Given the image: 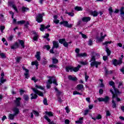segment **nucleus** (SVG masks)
<instances>
[{
    "label": "nucleus",
    "instance_id": "obj_1",
    "mask_svg": "<svg viewBox=\"0 0 124 124\" xmlns=\"http://www.w3.org/2000/svg\"><path fill=\"white\" fill-rule=\"evenodd\" d=\"M35 88H32L33 92H34L35 94H34V95L33 93L31 94V99H36V98H37L38 96L36 94H38V95H39V96H44V94H43V93H42L41 91H40L37 89H40V90H43V91H45V88L41 86L38 85H36Z\"/></svg>",
    "mask_w": 124,
    "mask_h": 124
},
{
    "label": "nucleus",
    "instance_id": "obj_2",
    "mask_svg": "<svg viewBox=\"0 0 124 124\" xmlns=\"http://www.w3.org/2000/svg\"><path fill=\"white\" fill-rule=\"evenodd\" d=\"M90 62H92L90 64L91 66H95L96 68L98 67V65L101 64V62L95 61V58L94 56L91 57V60Z\"/></svg>",
    "mask_w": 124,
    "mask_h": 124
},
{
    "label": "nucleus",
    "instance_id": "obj_3",
    "mask_svg": "<svg viewBox=\"0 0 124 124\" xmlns=\"http://www.w3.org/2000/svg\"><path fill=\"white\" fill-rule=\"evenodd\" d=\"M49 78V79L48 80L47 82H46V88L47 89H50L51 88V84H55L56 86H58V84L57 83V79H53V81H52V79H53V77L49 76L48 77Z\"/></svg>",
    "mask_w": 124,
    "mask_h": 124
},
{
    "label": "nucleus",
    "instance_id": "obj_4",
    "mask_svg": "<svg viewBox=\"0 0 124 124\" xmlns=\"http://www.w3.org/2000/svg\"><path fill=\"white\" fill-rule=\"evenodd\" d=\"M43 16H44V14H39L36 16V21L38 23H41L43 21Z\"/></svg>",
    "mask_w": 124,
    "mask_h": 124
},
{
    "label": "nucleus",
    "instance_id": "obj_5",
    "mask_svg": "<svg viewBox=\"0 0 124 124\" xmlns=\"http://www.w3.org/2000/svg\"><path fill=\"white\" fill-rule=\"evenodd\" d=\"M60 25H63L64 27H66V28H69V29H71L73 26V24H69L68 22L66 21H62L61 22Z\"/></svg>",
    "mask_w": 124,
    "mask_h": 124
},
{
    "label": "nucleus",
    "instance_id": "obj_6",
    "mask_svg": "<svg viewBox=\"0 0 124 124\" xmlns=\"http://www.w3.org/2000/svg\"><path fill=\"white\" fill-rule=\"evenodd\" d=\"M122 63H123V59L122 58L119 59L118 61L116 59L113 60V64H114L115 66L122 64Z\"/></svg>",
    "mask_w": 124,
    "mask_h": 124
},
{
    "label": "nucleus",
    "instance_id": "obj_7",
    "mask_svg": "<svg viewBox=\"0 0 124 124\" xmlns=\"http://www.w3.org/2000/svg\"><path fill=\"white\" fill-rule=\"evenodd\" d=\"M110 92H111V93L112 94V99H114V98H116L117 101H121V99L119 98H118V95L117 94L114 93V92L112 90H110Z\"/></svg>",
    "mask_w": 124,
    "mask_h": 124
},
{
    "label": "nucleus",
    "instance_id": "obj_8",
    "mask_svg": "<svg viewBox=\"0 0 124 124\" xmlns=\"http://www.w3.org/2000/svg\"><path fill=\"white\" fill-rule=\"evenodd\" d=\"M50 25H48L46 26H45L44 25H41V28H40V31H44L45 29H49L50 28Z\"/></svg>",
    "mask_w": 124,
    "mask_h": 124
},
{
    "label": "nucleus",
    "instance_id": "obj_9",
    "mask_svg": "<svg viewBox=\"0 0 124 124\" xmlns=\"http://www.w3.org/2000/svg\"><path fill=\"white\" fill-rule=\"evenodd\" d=\"M89 14L90 15H92L93 17H97V16H98V13H97L96 11H90L89 12Z\"/></svg>",
    "mask_w": 124,
    "mask_h": 124
},
{
    "label": "nucleus",
    "instance_id": "obj_10",
    "mask_svg": "<svg viewBox=\"0 0 124 124\" xmlns=\"http://www.w3.org/2000/svg\"><path fill=\"white\" fill-rule=\"evenodd\" d=\"M77 89L78 91H81L83 92L84 91V85L83 84H78L77 86Z\"/></svg>",
    "mask_w": 124,
    "mask_h": 124
},
{
    "label": "nucleus",
    "instance_id": "obj_11",
    "mask_svg": "<svg viewBox=\"0 0 124 124\" xmlns=\"http://www.w3.org/2000/svg\"><path fill=\"white\" fill-rule=\"evenodd\" d=\"M82 22L84 23H88L89 21H91L90 17H84L81 18Z\"/></svg>",
    "mask_w": 124,
    "mask_h": 124
},
{
    "label": "nucleus",
    "instance_id": "obj_12",
    "mask_svg": "<svg viewBox=\"0 0 124 124\" xmlns=\"http://www.w3.org/2000/svg\"><path fill=\"white\" fill-rule=\"evenodd\" d=\"M13 111L14 112V114L16 116V115H18L19 113H20V110H19V108H13Z\"/></svg>",
    "mask_w": 124,
    "mask_h": 124
},
{
    "label": "nucleus",
    "instance_id": "obj_13",
    "mask_svg": "<svg viewBox=\"0 0 124 124\" xmlns=\"http://www.w3.org/2000/svg\"><path fill=\"white\" fill-rule=\"evenodd\" d=\"M20 101H21V97L16 98V100H15V103L16 106H20Z\"/></svg>",
    "mask_w": 124,
    "mask_h": 124
},
{
    "label": "nucleus",
    "instance_id": "obj_14",
    "mask_svg": "<svg viewBox=\"0 0 124 124\" xmlns=\"http://www.w3.org/2000/svg\"><path fill=\"white\" fill-rule=\"evenodd\" d=\"M35 57L37 61H40L41 60V57H40V51H37Z\"/></svg>",
    "mask_w": 124,
    "mask_h": 124
},
{
    "label": "nucleus",
    "instance_id": "obj_15",
    "mask_svg": "<svg viewBox=\"0 0 124 124\" xmlns=\"http://www.w3.org/2000/svg\"><path fill=\"white\" fill-rule=\"evenodd\" d=\"M9 4L10 6H12L15 11H16L18 13V9H17V7L15 4H13L12 2H10Z\"/></svg>",
    "mask_w": 124,
    "mask_h": 124
},
{
    "label": "nucleus",
    "instance_id": "obj_16",
    "mask_svg": "<svg viewBox=\"0 0 124 124\" xmlns=\"http://www.w3.org/2000/svg\"><path fill=\"white\" fill-rule=\"evenodd\" d=\"M33 34H34L33 40L34 41H37V40L38 39V34L35 31H33Z\"/></svg>",
    "mask_w": 124,
    "mask_h": 124
},
{
    "label": "nucleus",
    "instance_id": "obj_17",
    "mask_svg": "<svg viewBox=\"0 0 124 124\" xmlns=\"http://www.w3.org/2000/svg\"><path fill=\"white\" fill-rule=\"evenodd\" d=\"M76 57L77 58H81V57H87V53H78L76 54Z\"/></svg>",
    "mask_w": 124,
    "mask_h": 124
},
{
    "label": "nucleus",
    "instance_id": "obj_18",
    "mask_svg": "<svg viewBox=\"0 0 124 124\" xmlns=\"http://www.w3.org/2000/svg\"><path fill=\"white\" fill-rule=\"evenodd\" d=\"M44 118L48 123H49V124H56L55 123H54V121L51 122V120L49 119V117H48L47 115H45Z\"/></svg>",
    "mask_w": 124,
    "mask_h": 124
},
{
    "label": "nucleus",
    "instance_id": "obj_19",
    "mask_svg": "<svg viewBox=\"0 0 124 124\" xmlns=\"http://www.w3.org/2000/svg\"><path fill=\"white\" fill-rule=\"evenodd\" d=\"M106 36H107V35L105 34L104 35V36H102L100 38H97V41H98V42H102V41H103V40H104Z\"/></svg>",
    "mask_w": 124,
    "mask_h": 124
},
{
    "label": "nucleus",
    "instance_id": "obj_20",
    "mask_svg": "<svg viewBox=\"0 0 124 124\" xmlns=\"http://www.w3.org/2000/svg\"><path fill=\"white\" fill-rule=\"evenodd\" d=\"M120 14L121 15V16L122 17V19L124 20V7H122L121 9H120Z\"/></svg>",
    "mask_w": 124,
    "mask_h": 124
},
{
    "label": "nucleus",
    "instance_id": "obj_21",
    "mask_svg": "<svg viewBox=\"0 0 124 124\" xmlns=\"http://www.w3.org/2000/svg\"><path fill=\"white\" fill-rule=\"evenodd\" d=\"M39 65V64H38V62H37V61H35L34 62H31V65H35L36 69H38Z\"/></svg>",
    "mask_w": 124,
    "mask_h": 124
},
{
    "label": "nucleus",
    "instance_id": "obj_22",
    "mask_svg": "<svg viewBox=\"0 0 124 124\" xmlns=\"http://www.w3.org/2000/svg\"><path fill=\"white\" fill-rule=\"evenodd\" d=\"M81 67V65H78L77 67H73V71H74V72H77V71H79V69H80V68Z\"/></svg>",
    "mask_w": 124,
    "mask_h": 124
},
{
    "label": "nucleus",
    "instance_id": "obj_23",
    "mask_svg": "<svg viewBox=\"0 0 124 124\" xmlns=\"http://www.w3.org/2000/svg\"><path fill=\"white\" fill-rule=\"evenodd\" d=\"M69 70L71 72H72L73 71V67L69 66L66 67V71L67 72H69Z\"/></svg>",
    "mask_w": 124,
    "mask_h": 124
},
{
    "label": "nucleus",
    "instance_id": "obj_24",
    "mask_svg": "<svg viewBox=\"0 0 124 124\" xmlns=\"http://www.w3.org/2000/svg\"><path fill=\"white\" fill-rule=\"evenodd\" d=\"M53 48H59V42L54 41L53 42Z\"/></svg>",
    "mask_w": 124,
    "mask_h": 124
},
{
    "label": "nucleus",
    "instance_id": "obj_25",
    "mask_svg": "<svg viewBox=\"0 0 124 124\" xmlns=\"http://www.w3.org/2000/svg\"><path fill=\"white\" fill-rule=\"evenodd\" d=\"M109 100H110V98H109L108 96H106L105 97L103 98V102H105V103H108Z\"/></svg>",
    "mask_w": 124,
    "mask_h": 124
},
{
    "label": "nucleus",
    "instance_id": "obj_26",
    "mask_svg": "<svg viewBox=\"0 0 124 124\" xmlns=\"http://www.w3.org/2000/svg\"><path fill=\"white\" fill-rule=\"evenodd\" d=\"M68 78L69 80H71V81H76L77 80V78L73 77L71 75L68 76Z\"/></svg>",
    "mask_w": 124,
    "mask_h": 124
},
{
    "label": "nucleus",
    "instance_id": "obj_27",
    "mask_svg": "<svg viewBox=\"0 0 124 124\" xmlns=\"http://www.w3.org/2000/svg\"><path fill=\"white\" fill-rule=\"evenodd\" d=\"M18 42L22 47V48H25V42L22 40H18Z\"/></svg>",
    "mask_w": 124,
    "mask_h": 124
},
{
    "label": "nucleus",
    "instance_id": "obj_28",
    "mask_svg": "<svg viewBox=\"0 0 124 124\" xmlns=\"http://www.w3.org/2000/svg\"><path fill=\"white\" fill-rule=\"evenodd\" d=\"M93 56H92V57H94L95 59H99V58H100V55H99V53H93Z\"/></svg>",
    "mask_w": 124,
    "mask_h": 124
},
{
    "label": "nucleus",
    "instance_id": "obj_29",
    "mask_svg": "<svg viewBox=\"0 0 124 124\" xmlns=\"http://www.w3.org/2000/svg\"><path fill=\"white\" fill-rule=\"evenodd\" d=\"M83 120H84L83 117L80 118L78 121H76V124H82L83 123Z\"/></svg>",
    "mask_w": 124,
    "mask_h": 124
},
{
    "label": "nucleus",
    "instance_id": "obj_30",
    "mask_svg": "<svg viewBox=\"0 0 124 124\" xmlns=\"http://www.w3.org/2000/svg\"><path fill=\"white\" fill-rule=\"evenodd\" d=\"M21 10H22V12H27V11H29V8L25 7V6H23L21 8Z\"/></svg>",
    "mask_w": 124,
    "mask_h": 124
},
{
    "label": "nucleus",
    "instance_id": "obj_31",
    "mask_svg": "<svg viewBox=\"0 0 124 124\" xmlns=\"http://www.w3.org/2000/svg\"><path fill=\"white\" fill-rule=\"evenodd\" d=\"M15 114H9V118L10 120H14V117H15Z\"/></svg>",
    "mask_w": 124,
    "mask_h": 124
},
{
    "label": "nucleus",
    "instance_id": "obj_32",
    "mask_svg": "<svg viewBox=\"0 0 124 124\" xmlns=\"http://www.w3.org/2000/svg\"><path fill=\"white\" fill-rule=\"evenodd\" d=\"M46 114L49 117H53V112L51 111H46Z\"/></svg>",
    "mask_w": 124,
    "mask_h": 124
},
{
    "label": "nucleus",
    "instance_id": "obj_33",
    "mask_svg": "<svg viewBox=\"0 0 124 124\" xmlns=\"http://www.w3.org/2000/svg\"><path fill=\"white\" fill-rule=\"evenodd\" d=\"M75 10H77V11H82L83 10V8L79 6H76L75 8Z\"/></svg>",
    "mask_w": 124,
    "mask_h": 124
},
{
    "label": "nucleus",
    "instance_id": "obj_34",
    "mask_svg": "<svg viewBox=\"0 0 124 124\" xmlns=\"http://www.w3.org/2000/svg\"><path fill=\"white\" fill-rule=\"evenodd\" d=\"M79 34H81L82 38H84V39L88 38L87 35L86 34H83L82 32H79Z\"/></svg>",
    "mask_w": 124,
    "mask_h": 124
},
{
    "label": "nucleus",
    "instance_id": "obj_35",
    "mask_svg": "<svg viewBox=\"0 0 124 124\" xmlns=\"http://www.w3.org/2000/svg\"><path fill=\"white\" fill-rule=\"evenodd\" d=\"M65 13L66 14H68V15H69V16H71V17H73V16H74V14L73 13L67 12V11H66Z\"/></svg>",
    "mask_w": 124,
    "mask_h": 124
},
{
    "label": "nucleus",
    "instance_id": "obj_36",
    "mask_svg": "<svg viewBox=\"0 0 124 124\" xmlns=\"http://www.w3.org/2000/svg\"><path fill=\"white\" fill-rule=\"evenodd\" d=\"M59 43H61V44H63L65 42V39H60L59 40Z\"/></svg>",
    "mask_w": 124,
    "mask_h": 124
},
{
    "label": "nucleus",
    "instance_id": "obj_37",
    "mask_svg": "<svg viewBox=\"0 0 124 124\" xmlns=\"http://www.w3.org/2000/svg\"><path fill=\"white\" fill-rule=\"evenodd\" d=\"M112 108H116L117 107V105L116 104V103L115 102V101L114 100V99H112Z\"/></svg>",
    "mask_w": 124,
    "mask_h": 124
},
{
    "label": "nucleus",
    "instance_id": "obj_38",
    "mask_svg": "<svg viewBox=\"0 0 124 124\" xmlns=\"http://www.w3.org/2000/svg\"><path fill=\"white\" fill-rule=\"evenodd\" d=\"M83 21L79 20L78 21V22H77V26H80V27H82V26H83V24H82Z\"/></svg>",
    "mask_w": 124,
    "mask_h": 124
},
{
    "label": "nucleus",
    "instance_id": "obj_39",
    "mask_svg": "<svg viewBox=\"0 0 124 124\" xmlns=\"http://www.w3.org/2000/svg\"><path fill=\"white\" fill-rule=\"evenodd\" d=\"M105 71L106 72V75H107L108 74H112V73H113V71H108L107 70V69H106V68H105Z\"/></svg>",
    "mask_w": 124,
    "mask_h": 124
},
{
    "label": "nucleus",
    "instance_id": "obj_40",
    "mask_svg": "<svg viewBox=\"0 0 124 124\" xmlns=\"http://www.w3.org/2000/svg\"><path fill=\"white\" fill-rule=\"evenodd\" d=\"M73 94L74 95H75L76 94H79V95H82V93H80L78 92L75 91H74Z\"/></svg>",
    "mask_w": 124,
    "mask_h": 124
},
{
    "label": "nucleus",
    "instance_id": "obj_41",
    "mask_svg": "<svg viewBox=\"0 0 124 124\" xmlns=\"http://www.w3.org/2000/svg\"><path fill=\"white\" fill-rule=\"evenodd\" d=\"M25 22L26 21L25 20H20V21H17V23L18 25H23V24H25Z\"/></svg>",
    "mask_w": 124,
    "mask_h": 124
},
{
    "label": "nucleus",
    "instance_id": "obj_42",
    "mask_svg": "<svg viewBox=\"0 0 124 124\" xmlns=\"http://www.w3.org/2000/svg\"><path fill=\"white\" fill-rule=\"evenodd\" d=\"M89 112H90V109H85L83 114L84 116H87V114H89Z\"/></svg>",
    "mask_w": 124,
    "mask_h": 124
},
{
    "label": "nucleus",
    "instance_id": "obj_43",
    "mask_svg": "<svg viewBox=\"0 0 124 124\" xmlns=\"http://www.w3.org/2000/svg\"><path fill=\"white\" fill-rule=\"evenodd\" d=\"M2 41L3 42V43H4L5 45H6V46L8 45V44H7V42L6 41V40H5V38H3L2 39Z\"/></svg>",
    "mask_w": 124,
    "mask_h": 124
},
{
    "label": "nucleus",
    "instance_id": "obj_44",
    "mask_svg": "<svg viewBox=\"0 0 124 124\" xmlns=\"http://www.w3.org/2000/svg\"><path fill=\"white\" fill-rule=\"evenodd\" d=\"M106 52L108 56H110V55H111V51L109 50L108 48H106Z\"/></svg>",
    "mask_w": 124,
    "mask_h": 124
},
{
    "label": "nucleus",
    "instance_id": "obj_45",
    "mask_svg": "<svg viewBox=\"0 0 124 124\" xmlns=\"http://www.w3.org/2000/svg\"><path fill=\"white\" fill-rule=\"evenodd\" d=\"M109 14L110 15L112 16V13H113V9L112 7H109L108 9Z\"/></svg>",
    "mask_w": 124,
    "mask_h": 124
},
{
    "label": "nucleus",
    "instance_id": "obj_46",
    "mask_svg": "<svg viewBox=\"0 0 124 124\" xmlns=\"http://www.w3.org/2000/svg\"><path fill=\"white\" fill-rule=\"evenodd\" d=\"M43 103L45 105H48V101L47 100V99L44 98Z\"/></svg>",
    "mask_w": 124,
    "mask_h": 124
},
{
    "label": "nucleus",
    "instance_id": "obj_47",
    "mask_svg": "<svg viewBox=\"0 0 124 124\" xmlns=\"http://www.w3.org/2000/svg\"><path fill=\"white\" fill-rule=\"evenodd\" d=\"M99 81L101 82L100 84L101 88H103V87H104V84H103V79H99Z\"/></svg>",
    "mask_w": 124,
    "mask_h": 124
},
{
    "label": "nucleus",
    "instance_id": "obj_48",
    "mask_svg": "<svg viewBox=\"0 0 124 124\" xmlns=\"http://www.w3.org/2000/svg\"><path fill=\"white\" fill-rule=\"evenodd\" d=\"M106 116L107 117H109L111 116V113H110V111L108 110H106Z\"/></svg>",
    "mask_w": 124,
    "mask_h": 124
},
{
    "label": "nucleus",
    "instance_id": "obj_49",
    "mask_svg": "<svg viewBox=\"0 0 124 124\" xmlns=\"http://www.w3.org/2000/svg\"><path fill=\"white\" fill-rule=\"evenodd\" d=\"M33 112L34 115H35V116L36 117H38V116H39V113H38V112H37V111H36L35 110H34L33 111Z\"/></svg>",
    "mask_w": 124,
    "mask_h": 124
},
{
    "label": "nucleus",
    "instance_id": "obj_50",
    "mask_svg": "<svg viewBox=\"0 0 124 124\" xmlns=\"http://www.w3.org/2000/svg\"><path fill=\"white\" fill-rule=\"evenodd\" d=\"M58 62H59L58 59H55V58L52 59V62H53V63H57Z\"/></svg>",
    "mask_w": 124,
    "mask_h": 124
},
{
    "label": "nucleus",
    "instance_id": "obj_51",
    "mask_svg": "<svg viewBox=\"0 0 124 124\" xmlns=\"http://www.w3.org/2000/svg\"><path fill=\"white\" fill-rule=\"evenodd\" d=\"M85 79L86 82H88V79H89V76L87 75V73H85Z\"/></svg>",
    "mask_w": 124,
    "mask_h": 124
},
{
    "label": "nucleus",
    "instance_id": "obj_52",
    "mask_svg": "<svg viewBox=\"0 0 124 124\" xmlns=\"http://www.w3.org/2000/svg\"><path fill=\"white\" fill-rule=\"evenodd\" d=\"M53 22L54 23V24H56V25H57V24H59V23H60V20L53 19Z\"/></svg>",
    "mask_w": 124,
    "mask_h": 124
},
{
    "label": "nucleus",
    "instance_id": "obj_53",
    "mask_svg": "<svg viewBox=\"0 0 124 124\" xmlns=\"http://www.w3.org/2000/svg\"><path fill=\"white\" fill-rule=\"evenodd\" d=\"M88 45H89V46H92V45H93V40L91 39H90L88 41Z\"/></svg>",
    "mask_w": 124,
    "mask_h": 124
},
{
    "label": "nucleus",
    "instance_id": "obj_54",
    "mask_svg": "<svg viewBox=\"0 0 124 124\" xmlns=\"http://www.w3.org/2000/svg\"><path fill=\"white\" fill-rule=\"evenodd\" d=\"M112 43V41H106L103 43V45H107V44H110Z\"/></svg>",
    "mask_w": 124,
    "mask_h": 124
},
{
    "label": "nucleus",
    "instance_id": "obj_55",
    "mask_svg": "<svg viewBox=\"0 0 124 124\" xmlns=\"http://www.w3.org/2000/svg\"><path fill=\"white\" fill-rule=\"evenodd\" d=\"M102 116H101V115L100 114H98L97 116H96V119L97 120H100V119H102Z\"/></svg>",
    "mask_w": 124,
    "mask_h": 124
},
{
    "label": "nucleus",
    "instance_id": "obj_56",
    "mask_svg": "<svg viewBox=\"0 0 124 124\" xmlns=\"http://www.w3.org/2000/svg\"><path fill=\"white\" fill-rule=\"evenodd\" d=\"M63 46H65L66 48H67V47H68V43L66 42V41H65V42H64V43L63 44Z\"/></svg>",
    "mask_w": 124,
    "mask_h": 124
},
{
    "label": "nucleus",
    "instance_id": "obj_57",
    "mask_svg": "<svg viewBox=\"0 0 124 124\" xmlns=\"http://www.w3.org/2000/svg\"><path fill=\"white\" fill-rule=\"evenodd\" d=\"M112 88L113 90H114V92H115V93H119V90L116 89V87L115 86L113 85Z\"/></svg>",
    "mask_w": 124,
    "mask_h": 124
},
{
    "label": "nucleus",
    "instance_id": "obj_58",
    "mask_svg": "<svg viewBox=\"0 0 124 124\" xmlns=\"http://www.w3.org/2000/svg\"><path fill=\"white\" fill-rule=\"evenodd\" d=\"M0 82L2 84L5 82V79H3V78H1L0 79Z\"/></svg>",
    "mask_w": 124,
    "mask_h": 124
},
{
    "label": "nucleus",
    "instance_id": "obj_59",
    "mask_svg": "<svg viewBox=\"0 0 124 124\" xmlns=\"http://www.w3.org/2000/svg\"><path fill=\"white\" fill-rule=\"evenodd\" d=\"M0 56L3 59L5 58V54L3 53H0Z\"/></svg>",
    "mask_w": 124,
    "mask_h": 124
},
{
    "label": "nucleus",
    "instance_id": "obj_60",
    "mask_svg": "<svg viewBox=\"0 0 124 124\" xmlns=\"http://www.w3.org/2000/svg\"><path fill=\"white\" fill-rule=\"evenodd\" d=\"M97 100H98L99 102H103V97L98 98H97Z\"/></svg>",
    "mask_w": 124,
    "mask_h": 124
},
{
    "label": "nucleus",
    "instance_id": "obj_61",
    "mask_svg": "<svg viewBox=\"0 0 124 124\" xmlns=\"http://www.w3.org/2000/svg\"><path fill=\"white\" fill-rule=\"evenodd\" d=\"M13 39V35H11L9 37L8 40L11 41Z\"/></svg>",
    "mask_w": 124,
    "mask_h": 124
},
{
    "label": "nucleus",
    "instance_id": "obj_62",
    "mask_svg": "<svg viewBox=\"0 0 124 124\" xmlns=\"http://www.w3.org/2000/svg\"><path fill=\"white\" fill-rule=\"evenodd\" d=\"M80 63H81V64H82L83 65H86L88 64V62H84L81 61L80 62Z\"/></svg>",
    "mask_w": 124,
    "mask_h": 124
},
{
    "label": "nucleus",
    "instance_id": "obj_63",
    "mask_svg": "<svg viewBox=\"0 0 124 124\" xmlns=\"http://www.w3.org/2000/svg\"><path fill=\"white\" fill-rule=\"evenodd\" d=\"M109 85L110 86H114V85L115 84V83H114L113 81H109V83H108Z\"/></svg>",
    "mask_w": 124,
    "mask_h": 124
},
{
    "label": "nucleus",
    "instance_id": "obj_64",
    "mask_svg": "<svg viewBox=\"0 0 124 124\" xmlns=\"http://www.w3.org/2000/svg\"><path fill=\"white\" fill-rule=\"evenodd\" d=\"M45 48H46V49L48 50H50V46H48V45H46V46H45Z\"/></svg>",
    "mask_w": 124,
    "mask_h": 124
}]
</instances>
